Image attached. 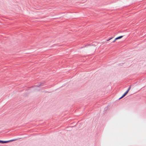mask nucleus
<instances>
[{"mask_svg":"<svg viewBox=\"0 0 146 146\" xmlns=\"http://www.w3.org/2000/svg\"><path fill=\"white\" fill-rule=\"evenodd\" d=\"M15 141V140H10L9 141H2L0 140V143H7L9 142L12 141Z\"/></svg>","mask_w":146,"mask_h":146,"instance_id":"1","label":"nucleus"},{"mask_svg":"<svg viewBox=\"0 0 146 146\" xmlns=\"http://www.w3.org/2000/svg\"><path fill=\"white\" fill-rule=\"evenodd\" d=\"M130 88H131V87H130H130H129V88L128 89V90H128V92L129 91V90H130Z\"/></svg>","mask_w":146,"mask_h":146,"instance_id":"5","label":"nucleus"},{"mask_svg":"<svg viewBox=\"0 0 146 146\" xmlns=\"http://www.w3.org/2000/svg\"><path fill=\"white\" fill-rule=\"evenodd\" d=\"M115 40H115L113 41V42H115V41L116 40Z\"/></svg>","mask_w":146,"mask_h":146,"instance_id":"7","label":"nucleus"},{"mask_svg":"<svg viewBox=\"0 0 146 146\" xmlns=\"http://www.w3.org/2000/svg\"><path fill=\"white\" fill-rule=\"evenodd\" d=\"M123 37V36H119V37H118L115 38V40H117V39H120V38H122Z\"/></svg>","mask_w":146,"mask_h":146,"instance_id":"3","label":"nucleus"},{"mask_svg":"<svg viewBox=\"0 0 146 146\" xmlns=\"http://www.w3.org/2000/svg\"><path fill=\"white\" fill-rule=\"evenodd\" d=\"M112 38H110V39L107 40V41H108L110 40H111V39Z\"/></svg>","mask_w":146,"mask_h":146,"instance_id":"6","label":"nucleus"},{"mask_svg":"<svg viewBox=\"0 0 146 146\" xmlns=\"http://www.w3.org/2000/svg\"><path fill=\"white\" fill-rule=\"evenodd\" d=\"M128 90H127L125 92V93L123 95V96L121 97L119 99H121V98H123V97H124V96H125L127 94V93L128 92Z\"/></svg>","mask_w":146,"mask_h":146,"instance_id":"2","label":"nucleus"},{"mask_svg":"<svg viewBox=\"0 0 146 146\" xmlns=\"http://www.w3.org/2000/svg\"><path fill=\"white\" fill-rule=\"evenodd\" d=\"M130 88H131V87H130H130H129V88L128 89V90H128V92L129 91V90H130Z\"/></svg>","mask_w":146,"mask_h":146,"instance_id":"4","label":"nucleus"}]
</instances>
